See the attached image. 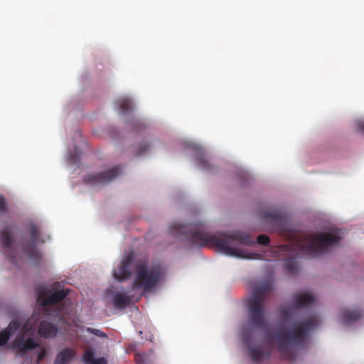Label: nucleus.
<instances>
[{
	"mask_svg": "<svg viewBox=\"0 0 364 364\" xmlns=\"http://www.w3.org/2000/svg\"><path fill=\"white\" fill-rule=\"evenodd\" d=\"M115 105L119 106L120 112L122 114L132 110L133 108L132 102L129 98H120L115 101Z\"/></svg>",
	"mask_w": 364,
	"mask_h": 364,
	"instance_id": "nucleus-20",
	"label": "nucleus"
},
{
	"mask_svg": "<svg viewBox=\"0 0 364 364\" xmlns=\"http://www.w3.org/2000/svg\"><path fill=\"white\" fill-rule=\"evenodd\" d=\"M363 316V311L360 309H344L341 313L340 319L343 323L349 324L358 320Z\"/></svg>",
	"mask_w": 364,
	"mask_h": 364,
	"instance_id": "nucleus-15",
	"label": "nucleus"
},
{
	"mask_svg": "<svg viewBox=\"0 0 364 364\" xmlns=\"http://www.w3.org/2000/svg\"><path fill=\"white\" fill-rule=\"evenodd\" d=\"M86 331L90 333H92L100 338H107V336L105 333H104L103 331L99 330V329H96V328H87Z\"/></svg>",
	"mask_w": 364,
	"mask_h": 364,
	"instance_id": "nucleus-22",
	"label": "nucleus"
},
{
	"mask_svg": "<svg viewBox=\"0 0 364 364\" xmlns=\"http://www.w3.org/2000/svg\"><path fill=\"white\" fill-rule=\"evenodd\" d=\"M198 164L200 166L205 170H208L210 167L208 160L207 159V158L203 156L198 158Z\"/></svg>",
	"mask_w": 364,
	"mask_h": 364,
	"instance_id": "nucleus-23",
	"label": "nucleus"
},
{
	"mask_svg": "<svg viewBox=\"0 0 364 364\" xmlns=\"http://www.w3.org/2000/svg\"><path fill=\"white\" fill-rule=\"evenodd\" d=\"M262 217L264 219H269L280 230H283L287 221V215L284 212L277 209H271L264 211Z\"/></svg>",
	"mask_w": 364,
	"mask_h": 364,
	"instance_id": "nucleus-13",
	"label": "nucleus"
},
{
	"mask_svg": "<svg viewBox=\"0 0 364 364\" xmlns=\"http://www.w3.org/2000/svg\"><path fill=\"white\" fill-rule=\"evenodd\" d=\"M132 299L130 296L117 292L113 296L114 306L117 309H124L131 303Z\"/></svg>",
	"mask_w": 364,
	"mask_h": 364,
	"instance_id": "nucleus-18",
	"label": "nucleus"
},
{
	"mask_svg": "<svg viewBox=\"0 0 364 364\" xmlns=\"http://www.w3.org/2000/svg\"><path fill=\"white\" fill-rule=\"evenodd\" d=\"M357 129L361 132H364V121L363 120H358L355 123Z\"/></svg>",
	"mask_w": 364,
	"mask_h": 364,
	"instance_id": "nucleus-28",
	"label": "nucleus"
},
{
	"mask_svg": "<svg viewBox=\"0 0 364 364\" xmlns=\"http://www.w3.org/2000/svg\"><path fill=\"white\" fill-rule=\"evenodd\" d=\"M150 148V146L148 144H143L141 147H140L139 150L137 152V156H140L145 153L146 150H148Z\"/></svg>",
	"mask_w": 364,
	"mask_h": 364,
	"instance_id": "nucleus-27",
	"label": "nucleus"
},
{
	"mask_svg": "<svg viewBox=\"0 0 364 364\" xmlns=\"http://www.w3.org/2000/svg\"><path fill=\"white\" fill-rule=\"evenodd\" d=\"M257 242L259 245H267L270 242V238L266 235H260L257 237Z\"/></svg>",
	"mask_w": 364,
	"mask_h": 364,
	"instance_id": "nucleus-24",
	"label": "nucleus"
},
{
	"mask_svg": "<svg viewBox=\"0 0 364 364\" xmlns=\"http://www.w3.org/2000/svg\"><path fill=\"white\" fill-rule=\"evenodd\" d=\"M169 232L175 237L184 236L192 243L199 246L207 244L214 245L217 250L226 255L241 259H258L259 255L249 252L237 247L239 245L250 246L255 242L251 236L242 231H234L230 234L222 233L220 235H210L203 223L182 225L174 223L171 225Z\"/></svg>",
	"mask_w": 364,
	"mask_h": 364,
	"instance_id": "nucleus-1",
	"label": "nucleus"
},
{
	"mask_svg": "<svg viewBox=\"0 0 364 364\" xmlns=\"http://www.w3.org/2000/svg\"><path fill=\"white\" fill-rule=\"evenodd\" d=\"M136 364H147L149 356L146 353H136L134 357Z\"/></svg>",
	"mask_w": 364,
	"mask_h": 364,
	"instance_id": "nucleus-21",
	"label": "nucleus"
},
{
	"mask_svg": "<svg viewBox=\"0 0 364 364\" xmlns=\"http://www.w3.org/2000/svg\"><path fill=\"white\" fill-rule=\"evenodd\" d=\"M133 257L126 256L121 262L117 270L113 272L114 278L119 282H122L129 278L132 274Z\"/></svg>",
	"mask_w": 364,
	"mask_h": 364,
	"instance_id": "nucleus-12",
	"label": "nucleus"
},
{
	"mask_svg": "<svg viewBox=\"0 0 364 364\" xmlns=\"http://www.w3.org/2000/svg\"><path fill=\"white\" fill-rule=\"evenodd\" d=\"M272 289L273 285L269 281L259 282L252 287V294L247 301V306L249 321L255 327L262 328L266 325L264 303Z\"/></svg>",
	"mask_w": 364,
	"mask_h": 364,
	"instance_id": "nucleus-5",
	"label": "nucleus"
},
{
	"mask_svg": "<svg viewBox=\"0 0 364 364\" xmlns=\"http://www.w3.org/2000/svg\"><path fill=\"white\" fill-rule=\"evenodd\" d=\"M144 124L141 123V122H136L135 123V125H134V128L135 129H138V128H144Z\"/></svg>",
	"mask_w": 364,
	"mask_h": 364,
	"instance_id": "nucleus-29",
	"label": "nucleus"
},
{
	"mask_svg": "<svg viewBox=\"0 0 364 364\" xmlns=\"http://www.w3.org/2000/svg\"><path fill=\"white\" fill-rule=\"evenodd\" d=\"M9 260H10L11 263H14L15 262V257L11 256Z\"/></svg>",
	"mask_w": 364,
	"mask_h": 364,
	"instance_id": "nucleus-30",
	"label": "nucleus"
},
{
	"mask_svg": "<svg viewBox=\"0 0 364 364\" xmlns=\"http://www.w3.org/2000/svg\"><path fill=\"white\" fill-rule=\"evenodd\" d=\"M164 275V272L159 264L151 267L146 264H137L132 289H140L143 294L149 292L162 280Z\"/></svg>",
	"mask_w": 364,
	"mask_h": 364,
	"instance_id": "nucleus-6",
	"label": "nucleus"
},
{
	"mask_svg": "<svg viewBox=\"0 0 364 364\" xmlns=\"http://www.w3.org/2000/svg\"><path fill=\"white\" fill-rule=\"evenodd\" d=\"M319 323L318 316L314 315L290 328L280 327L273 334L267 336V338L277 345L284 358L291 360L295 357V348L302 346L307 340L309 331Z\"/></svg>",
	"mask_w": 364,
	"mask_h": 364,
	"instance_id": "nucleus-3",
	"label": "nucleus"
},
{
	"mask_svg": "<svg viewBox=\"0 0 364 364\" xmlns=\"http://www.w3.org/2000/svg\"><path fill=\"white\" fill-rule=\"evenodd\" d=\"M314 301V296L309 293L294 295L291 304L283 306L279 310L282 324L297 321L300 310L311 305Z\"/></svg>",
	"mask_w": 364,
	"mask_h": 364,
	"instance_id": "nucleus-7",
	"label": "nucleus"
},
{
	"mask_svg": "<svg viewBox=\"0 0 364 364\" xmlns=\"http://www.w3.org/2000/svg\"><path fill=\"white\" fill-rule=\"evenodd\" d=\"M242 338L243 343L247 346L248 348V353L252 360L259 361L263 358L269 357V352H264L260 347H254L250 345L251 333L249 331H242Z\"/></svg>",
	"mask_w": 364,
	"mask_h": 364,
	"instance_id": "nucleus-11",
	"label": "nucleus"
},
{
	"mask_svg": "<svg viewBox=\"0 0 364 364\" xmlns=\"http://www.w3.org/2000/svg\"><path fill=\"white\" fill-rule=\"evenodd\" d=\"M28 232L31 236V241L23 245V251L31 259L38 260L41 258V254L36 247L39 241L40 231L36 224L31 223L28 227Z\"/></svg>",
	"mask_w": 364,
	"mask_h": 364,
	"instance_id": "nucleus-8",
	"label": "nucleus"
},
{
	"mask_svg": "<svg viewBox=\"0 0 364 364\" xmlns=\"http://www.w3.org/2000/svg\"><path fill=\"white\" fill-rule=\"evenodd\" d=\"M47 354V351L45 348H43L41 352L38 354L37 356V363H40L46 357Z\"/></svg>",
	"mask_w": 364,
	"mask_h": 364,
	"instance_id": "nucleus-26",
	"label": "nucleus"
},
{
	"mask_svg": "<svg viewBox=\"0 0 364 364\" xmlns=\"http://www.w3.org/2000/svg\"><path fill=\"white\" fill-rule=\"evenodd\" d=\"M38 346V343L34 338L31 336L26 338L24 334L18 335L14 341V348L16 349V354L20 357L26 355L28 351Z\"/></svg>",
	"mask_w": 364,
	"mask_h": 364,
	"instance_id": "nucleus-10",
	"label": "nucleus"
},
{
	"mask_svg": "<svg viewBox=\"0 0 364 364\" xmlns=\"http://www.w3.org/2000/svg\"><path fill=\"white\" fill-rule=\"evenodd\" d=\"M121 173L119 166H115L107 171L97 174H89L85 178V183L92 186L105 185L117 177Z\"/></svg>",
	"mask_w": 364,
	"mask_h": 364,
	"instance_id": "nucleus-9",
	"label": "nucleus"
},
{
	"mask_svg": "<svg viewBox=\"0 0 364 364\" xmlns=\"http://www.w3.org/2000/svg\"><path fill=\"white\" fill-rule=\"evenodd\" d=\"M19 327L20 325L17 321H11L8 327L4 331L0 332V346L5 345L8 342L10 336L15 333Z\"/></svg>",
	"mask_w": 364,
	"mask_h": 364,
	"instance_id": "nucleus-17",
	"label": "nucleus"
},
{
	"mask_svg": "<svg viewBox=\"0 0 364 364\" xmlns=\"http://www.w3.org/2000/svg\"><path fill=\"white\" fill-rule=\"evenodd\" d=\"M68 294V291L63 289L52 293L47 297L39 294L38 301L41 303L40 310L44 314L46 319L43 320L38 327V334L44 338H54L58 333L57 321L61 318L63 309L57 308L58 304L63 301Z\"/></svg>",
	"mask_w": 364,
	"mask_h": 364,
	"instance_id": "nucleus-4",
	"label": "nucleus"
},
{
	"mask_svg": "<svg viewBox=\"0 0 364 364\" xmlns=\"http://www.w3.org/2000/svg\"><path fill=\"white\" fill-rule=\"evenodd\" d=\"M341 239L338 229H331L328 232L317 235H305L289 242L274 248V252L279 255L290 257L285 263V269L290 274L298 272L296 258L301 255L318 257L329 252V248L337 245Z\"/></svg>",
	"mask_w": 364,
	"mask_h": 364,
	"instance_id": "nucleus-2",
	"label": "nucleus"
},
{
	"mask_svg": "<svg viewBox=\"0 0 364 364\" xmlns=\"http://www.w3.org/2000/svg\"><path fill=\"white\" fill-rule=\"evenodd\" d=\"M7 211V204L4 197L0 196V214H4Z\"/></svg>",
	"mask_w": 364,
	"mask_h": 364,
	"instance_id": "nucleus-25",
	"label": "nucleus"
},
{
	"mask_svg": "<svg viewBox=\"0 0 364 364\" xmlns=\"http://www.w3.org/2000/svg\"><path fill=\"white\" fill-rule=\"evenodd\" d=\"M94 354V351L92 349L85 350L82 357V362L85 364H107V360L105 358H95Z\"/></svg>",
	"mask_w": 364,
	"mask_h": 364,
	"instance_id": "nucleus-19",
	"label": "nucleus"
},
{
	"mask_svg": "<svg viewBox=\"0 0 364 364\" xmlns=\"http://www.w3.org/2000/svg\"><path fill=\"white\" fill-rule=\"evenodd\" d=\"M14 225H6L0 231V246L7 253L11 251L14 242Z\"/></svg>",
	"mask_w": 364,
	"mask_h": 364,
	"instance_id": "nucleus-14",
	"label": "nucleus"
},
{
	"mask_svg": "<svg viewBox=\"0 0 364 364\" xmlns=\"http://www.w3.org/2000/svg\"><path fill=\"white\" fill-rule=\"evenodd\" d=\"M75 355L76 351L74 349L65 348L57 354L53 364H67L75 358Z\"/></svg>",
	"mask_w": 364,
	"mask_h": 364,
	"instance_id": "nucleus-16",
	"label": "nucleus"
}]
</instances>
